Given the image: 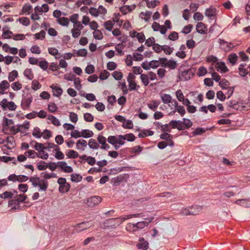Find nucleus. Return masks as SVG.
<instances>
[{
	"mask_svg": "<svg viewBox=\"0 0 250 250\" xmlns=\"http://www.w3.org/2000/svg\"><path fill=\"white\" fill-rule=\"evenodd\" d=\"M195 71V68H190L181 71L178 75L179 81H187L189 80L194 76Z\"/></svg>",
	"mask_w": 250,
	"mask_h": 250,
	"instance_id": "nucleus-1",
	"label": "nucleus"
},
{
	"mask_svg": "<svg viewBox=\"0 0 250 250\" xmlns=\"http://www.w3.org/2000/svg\"><path fill=\"white\" fill-rule=\"evenodd\" d=\"M153 217L146 218V219L148 221H141L139 222L136 224L129 223L127 224L128 227L132 228L133 229L134 231L137 230L138 229H140L144 228L145 227L147 226L148 223H150L153 219Z\"/></svg>",
	"mask_w": 250,
	"mask_h": 250,
	"instance_id": "nucleus-2",
	"label": "nucleus"
},
{
	"mask_svg": "<svg viewBox=\"0 0 250 250\" xmlns=\"http://www.w3.org/2000/svg\"><path fill=\"white\" fill-rule=\"evenodd\" d=\"M129 175L127 173L121 174L116 178L112 179V183L113 186H119L122 183L126 182L129 178Z\"/></svg>",
	"mask_w": 250,
	"mask_h": 250,
	"instance_id": "nucleus-3",
	"label": "nucleus"
},
{
	"mask_svg": "<svg viewBox=\"0 0 250 250\" xmlns=\"http://www.w3.org/2000/svg\"><path fill=\"white\" fill-rule=\"evenodd\" d=\"M0 105L3 110H5L7 108L10 110H15L17 107L14 102L12 101L8 102L6 99H3L0 102Z\"/></svg>",
	"mask_w": 250,
	"mask_h": 250,
	"instance_id": "nucleus-4",
	"label": "nucleus"
},
{
	"mask_svg": "<svg viewBox=\"0 0 250 250\" xmlns=\"http://www.w3.org/2000/svg\"><path fill=\"white\" fill-rule=\"evenodd\" d=\"M33 100V97L30 93H27L26 96L22 99L21 102V106L23 110L27 109L30 105Z\"/></svg>",
	"mask_w": 250,
	"mask_h": 250,
	"instance_id": "nucleus-5",
	"label": "nucleus"
},
{
	"mask_svg": "<svg viewBox=\"0 0 250 250\" xmlns=\"http://www.w3.org/2000/svg\"><path fill=\"white\" fill-rule=\"evenodd\" d=\"M102 198L99 196H92L87 200V205L89 207L93 208L98 205L102 201Z\"/></svg>",
	"mask_w": 250,
	"mask_h": 250,
	"instance_id": "nucleus-6",
	"label": "nucleus"
},
{
	"mask_svg": "<svg viewBox=\"0 0 250 250\" xmlns=\"http://www.w3.org/2000/svg\"><path fill=\"white\" fill-rule=\"evenodd\" d=\"M92 225L93 224L90 221L83 222L76 225L75 230L77 232H80L90 228Z\"/></svg>",
	"mask_w": 250,
	"mask_h": 250,
	"instance_id": "nucleus-7",
	"label": "nucleus"
},
{
	"mask_svg": "<svg viewBox=\"0 0 250 250\" xmlns=\"http://www.w3.org/2000/svg\"><path fill=\"white\" fill-rule=\"evenodd\" d=\"M14 122L12 119H9L4 116L2 122V131L5 134H8L9 125H14Z\"/></svg>",
	"mask_w": 250,
	"mask_h": 250,
	"instance_id": "nucleus-8",
	"label": "nucleus"
},
{
	"mask_svg": "<svg viewBox=\"0 0 250 250\" xmlns=\"http://www.w3.org/2000/svg\"><path fill=\"white\" fill-rule=\"evenodd\" d=\"M141 216V214L140 213H136V214H131L129 215H124L123 216H121L120 217L112 218L111 220H116L117 221V223L119 224H122L125 220L133 218V217H138Z\"/></svg>",
	"mask_w": 250,
	"mask_h": 250,
	"instance_id": "nucleus-9",
	"label": "nucleus"
},
{
	"mask_svg": "<svg viewBox=\"0 0 250 250\" xmlns=\"http://www.w3.org/2000/svg\"><path fill=\"white\" fill-rule=\"evenodd\" d=\"M139 243L136 245L138 249L147 250L149 247L148 242L146 241L143 237H140L139 239Z\"/></svg>",
	"mask_w": 250,
	"mask_h": 250,
	"instance_id": "nucleus-10",
	"label": "nucleus"
},
{
	"mask_svg": "<svg viewBox=\"0 0 250 250\" xmlns=\"http://www.w3.org/2000/svg\"><path fill=\"white\" fill-rule=\"evenodd\" d=\"M50 87L53 90L54 96L59 97L62 95L63 90L57 84H52Z\"/></svg>",
	"mask_w": 250,
	"mask_h": 250,
	"instance_id": "nucleus-11",
	"label": "nucleus"
},
{
	"mask_svg": "<svg viewBox=\"0 0 250 250\" xmlns=\"http://www.w3.org/2000/svg\"><path fill=\"white\" fill-rule=\"evenodd\" d=\"M183 122L181 121V124L179 127L181 130L188 128L192 125V122L189 119L183 118Z\"/></svg>",
	"mask_w": 250,
	"mask_h": 250,
	"instance_id": "nucleus-12",
	"label": "nucleus"
},
{
	"mask_svg": "<svg viewBox=\"0 0 250 250\" xmlns=\"http://www.w3.org/2000/svg\"><path fill=\"white\" fill-rule=\"evenodd\" d=\"M196 31L198 33L201 34H207V27L202 22H198L196 25Z\"/></svg>",
	"mask_w": 250,
	"mask_h": 250,
	"instance_id": "nucleus-13",
	"label": "nucleus"
},
{
	"mask_svg": "<svg viewBox=\"0 0 250 250\" xmlns=\"http://www.w3.org/2000/svg\"><path fill=\"white\" fill-rule=\"evenodd\" d=\"M217 70L219 71L220 70V72L222 73H225L229 71V69L226 66L224 62H220L217 63L216 65Z\"/></svg>",
	"mask_w": 250,
	"mask_h": 250,
	"instance_id": "nucleus-14",
	"label": "nucleus"
},
{
	"mask_svg": "<svg viewBox=\"0 0 250 250\" xmlns=\"http://www.w3.org/2000/svg\"><path fill=\"white\" fill-rule=\"evenodd\" d=\"M216 10L215 8H207L205 13L206 16L208 17L210 19H213L215 17Z\"/></svg>",
	"mask_w": 250,
	"mask_h": 250,
	"instance_id": "nucleus-15",
	"label": "nucleus"
},
{
	"mask_svg": "<svg viewBox=\"0 0 250 250\" xmlns=\"http://www.w3.org/2000/svg\"><path fill=\"white\" fill-rule=\"evenodd\" d=\"M118 138L126 140L128 142H133L135 140L136 137L133 133H130L124 135H118Z\"/></svg>",
	"mask_w": 250,
	"mask_h": 250,
	"instance_id": "nucleus-16",
	"label": "nucleus"
},
{
	"mask_svg": "<svg viewBox=\"0 0 250 250\" xmlns=\"http://www.w3.org/2000/svg\"><path fill=\"white\" fill-rule=\"evenodd\" d=\"M198 209L196 211L190 210L189 207L188 208H183L181 211L180 213L184 215H197Z\"/></svg>",
	"mask_w": 250,
	"mask_h": 250,
	"instance_id": "nucleus-17",
	"label": "nucleus"
},
{
	"mask_svg": "<svg viewBox=\"0 0 250 250\" xmlns=\"http://www.w3.org/2000/svg\"><path fill=\"white\" fill-rule=\"evenodd\" d=\"M10 84L9 83L6 81L3 80L0 83V94L3 95L5 93L4 90L9 87Z\"/></svg>",
	"mask_w": 250,
	"mask_h": 250,
	"instance_id": "nucleus-18",
	"label": "nucleus"
},
{
	"mask_svg": "<svg viewBox=\"0 0 250 250\" xmlns=\"http://www.w3.org/2000/svg\"><path fill=\"white\" fill-rule=\"evenodd\" d=\"M87 145V142L84 140H79L76 143L77 148L83 151L84 150V147H86Z\"/></svg>",
	"mask_w": 250,
	"mask_h": 250,
	"instance_id": "nucleus-19",
	"label": "nucleus"
},
{
	"mask_svg": "<svg viewBox=\"0 0 250 250\" xmlns=\"http://www.w3.org/2000/svg\"><path fill=\"white\" fill-rule=\"evenodd\" d=\"M70 188V185L66 182L64 185L59 186V191L61 193H65L69 191Z\"/></svg>",
	"mask_w": 250,
	"mask_h": 250,
	"instance_id": "nucleus-20",
	"label": "nucleus"
},
{
	"mask_svg": "<svg viewBox=\"0 0 250 250\" xmlns=\"http://www.w3.org/2000/svg\"><path fill=\"white\" fill-rule=\"evenodd\" d=\"M93 132L89 129H83L81 131V137L84 138H88L92 137Z\"/></svg>",
	"mask_w": 250,
	"mask_h": 250,
	"instance_id": "nucleus-21",
	"label": "nucleus"
},
{
	"mask_svg": "<svg viewBox=\"0 0 250 250\" xmlns=\"http://www.w3.org/2000/svg\"><path fill=\"white\" fill-rule=\"evenodd\" d=\"M88 145L92 149H97L99 147V144L94 139H90L88 141Z\"/></svg>",
	"mask_w": 250,
	"mask_h": 250,
	"instance_id": "nucleus-22",
	"label": "nucleus"
},
{
	"mask_svg": "<svg viewBox=\"0 0 250 250\" xmlns=\"http://www.w3.org/2000/svg\"><path fill=\"white\" fill-rule=\"evenodd\" d=\"M161 98L163 102L165 104H167L171 102L172 97L169 94H162L161 95Z\"/></svg>",
	"mask_w": 250,
	"mask_h": 250,
	"instance_id": "nucleus-23",
	"label": "nucleus"
},
{
	"mask_svg": "<svg viewBox=\"0 0 250 250\" xmlns=\"http://www.w3.org/2000/svg\"><path fill=\"white\" fill-rule=\"evenodd\" d=\"M39 187V190L46 191L48 187V182L44 179H42L41 182L39 183V185L38 186Z\"/></svg>",
	"mask_w": 250,
	"mask_h": 250,
	"instance_id": "nucleus-24",
	"label": "nucleus"
},
{
	"mask_svg": "<svg viewBox=\"0 0 250 250\" xmlns=\"http://www.w3.org/2000/svg\"><path fill=\"white\" fill-rule=\"evenodd\" d=\"M160 104V102L157 100H153L151 103L148 104L147 106L149 109L155 111Z\"/></svg>",
	"mask_w": 250,
	"mask_h": 250,
	"instance_id": "nucleus-25",
	"label": "nucleus"
},
{
	"mask_svg": "<svg viewBox=\"0 0 250 250\" xmlns=\"http://www.w3.org/2000/svg\"><path fill=\"white\" fill-rule=\"evenodd\" d=\"M181 124L180 120H172L169 123V125L172 128H177L178 130H181L179 127Z\"/></svg>",
	"mask_w": 250,
	"mask_h": 250,
	"instance_id": "nucleus-26",
	"label": "nucleus"
},
{
	"mask_svg": "<svg viewBox=\"0 0 250 250\" xmlns=\"http://www.w3.org/2000/svg\"><path fill=\"white\" fill-rule=\"evenodd\" d=\"M29 181L32 183L33 187H37L39 185V183L41 182V180L38 176L31 177L29 178Z\"/></svg>",
	"mask_w": 250,
	"mask_h": 250,
	"instance_id": "nucleus-27",
	"label": "nucleus"
},
{
	"mask_svg": "<svg viewBox=\"0 0 250 250\" xmlns=\"http://www.w3.org/2000/svg\"><path fill=\"white\" fill-rule=\"evenodd\" d=\"M23 75L25 77L30 80H32L34 77V74L31 68H27L25 69L23 72Z\"/></svg>",
	"mask_w": 250,
	"mask_h": 250,
	"instance_id": "nucleus-28",
	"label": "nucleus"
},
{
	"mask_svg": "<svg viewBox=\"0 0 250 250\" xmlns=\"http://www.w3.org/2000/svg\"><path fill=\"white\" fill-rule=\"evenodd\" d=\"M83 179V176L77 173H73L71 175V180L73 182L77 183L80 182Z\"/></svg>",
	"mask_w": 250,
	"mask_h": 250,
	"instance_id": "nucleus-29",
	"label": "nucleus"
},
{
	"mask_svg": "<svg viewBox=\"0 0 250 250\" xmlns=\"http://www.w3.org/2000/svg\"><path fill=\"white\" fill-rule=\"evenodd\" d=\"M58 23L62 25L67 26L69 23V21L67 18L62 17L60 18L57 20Z\"/></svg>",
	"mask_w": 250,
	"mask_h": 250,
	"instance_id": "nucleus-30",
	"label": "nucleus"
},
{
	"mask_svg": "<svg viewBox=\"0 0 250 250\" xmlns=\"http://www.w3.org/2000/svg\"><path fill=\"white\" fill-rule=\"evenodd\" d=\"M47 119L50 121L51 123L56 126H59L61 125L59 120L56 117L53 115H48Z\"/></svg>",
	"mask_w": 250,
	"mask_h": 250,
	"instance_id": "nucleus-31",
	"label": "nucleus"
},
{
	"mask_svg": "<svg viewBox=\"0 0 250 250\" xmlns=\"http://www.w3.org/2000/svg\"><path fill=\"white\" fill-rule=\"evenodd\" d=\"M32 10V6L31 5L29 4H25L22 7L21 12L20 13V15H22L24 13H28V14L31 12V11Z\"/></svg>",
	"mask_w": 250,
	"mask_h": 250,
	"instance_id": "nucleus-32",
	"label": "nucleus"
},
{
	"mask_svg": "<svg viewBox=\"0 0 250 250\" xmlns=\"http://www.w3.org/2000/svg\"><path fill=\"white\" fill-rule=\"evenodd\" d=\"M18 71L16 70H14L9 73L8 79L9 81V82H13L15 80V79L18 77Z\"/></svg>",
	"mask_w": 250,
	"mask_h": 250,
	"instance_id": "nucleus-33",
	"label": "nucleus"
},
{
	"mask_svg": "<svg viewBox=\"0 0 250 250\" xmlns=\"http://www.w3.org/2000/svg\"><path fill=\"white\" fill-rule=\"evenodd\" d=\"M249 198L248 199H238L235 202V203L242 206L243 207L247 208V206L248 205Z\"/></svg>",
	"mask_w": 250,
	"mask_h": 250,
	"instance_id": "nucleus-34",
	"label": "nucleus"
},
{
	"mask_svg": "<svg viewBox=\"0 0 250 250\" xmlns=\"http://www.w3.org/2000/svg\"><path fill=\"white\" fill-rule=\"evenodd\" d=\"M153 134V131L151 130H145L142 132H140L138 134V137L139 138H144L146 136H152Z\"/></svg>",
	"mask_w": 250,
	"mask_h": 250,
	"instance_id": "nucleus-35",
	"label": "nucleus"
},
{
	"mask_svg": "<svg viewBox=\"0 0 250 250\" xmlns=\"http://www.w3.org/2000/svg\"><path fill=\"white\" fill-rule=\"evenodd\" d=\"M75 55L76 57H85L87 54V51L86 49H81L75 51Z\"/></svg>",
	"mask_w": 250,
	"mask_h": 250,
	"instance_id": "nucleus-36",
	"label": "nucleus"
},
{
	"mask_svg": "<svg viewBox=\"0 0 250 250\" xmlns=\"http://www.w3.org/2000/svg\"><path fill=\"white\" fill-rule=\"evenodd\" d=\"M237 58L238 57L237 55L234 53H231L228 57V60L232 65L235 64L237 60Z\"/></svg>",
	"mask_w": 250,
	"mask_h": 250,
	"instance_id": "nucleus-37",
	"label": "nucleus"
},
{
	"mask_svg": "<svg viewBox=\"0 0 250 250\" xmlns=\"http://www.w3.org/2000/svg\"><path fill=\"white\" fill-rule=\"evenodd\" d=\"M14 194L11 191H6L0 194V198L3 199H11L13 197Z\"/></svg>",
	"mask_w": 250,
	"mask_h": 250,
	"instance_id": "nucleus-38",
	"label": "nucleus"
},
{
	"mask_svg": "<svg viewBox=\"0 0 250 250\" xmlns=\"http://www.w3.org/2000/svg\"><path fill=\"white\" fill-rule=\"evenodd\" d=\"M140 79L144 86H146L149 83V78L147 75L145 74H141L140 76Z\"/></svg>",
	"mask_w": 250,
	"mask_h": 250,
	"instance_id": "nucleus-39",
	"label": "nucleus"
},
{
	"mask_svg": "<svg viewBox=\"0 0 250 250\" xmlns=\"http://www.w3.org/2000/svg\"><path fill=\"white\" fill-rule=\"evenodd\" d=\"M32 135L36 138H40L42 135V133L41 132L40 129L39 127H36L34 128Z\"/></svg>",
	"mask_w": 250,
	"mask_h": 250,
	"instance_id": "nucleus-40",
	"label": "nucleus"
},
{
	"mask_svg": "<svg viewBox=\"0 0 250 250\" xmlns=\"http://www.w3.org/2000/svg\"><path fill=\"white\" fill-rule=\"evenodd\" d=\"M245 106L244 105L243 103L235 101L233 108L235 110H242Z\"/></svg>",
	"mask_w": 250,
	"mask_h": 250,
	"instance_id": "nucleus-41",
	"label": "nucleus"
},
{
	"mask_svg": "<svg viewBox=\"0 0 250 250\" xmlns=\"http://www.w3.org/2000/svg\"><path fill=\"white\" fill-rule=\"evenodd\" d=\"M66 155L69 158L73 159L77 158L79 156V153L74 150H70L66 154Z\"/></svg>",
	"mask_w": 250,
	"mask_h": 250,
	"instance_id": "nucleus-42",
	"label": "nucleus"
},
{
	"mask_svg": "<svg viewBox=\"0 0 250 250\" xmlns=\"http://www.w3.org/2000/svg\"><path fill=\"white\" fill-rule=\"evenodd\" d=\"M117 139H118V136H109L107 139V141L112 145H117Z\"/></svg>",
	"mask_w": 250,
	"mask_h": 250,
	"instance_id": "nucleus-43",
	"label": "nucleus"
},
{
	"mask_svg": "<svg viewBox=\"0 0 250 250\" xmlns=\"http://www.w3.org/2000/svg\"><path fill=\"white\" fill-rule=\"evenodd\" d=\"M125 47V45L123 44L122 43H118L115 47L116 51L118 52L119 55H123L124 54L123 50L124 49Z\"/></svg>",
	"mask_w": 250,
	"mask_h": 250,
	"instance_id": "nucleus-44",
	"label": "nucleus"
},
{
	"mask_svg": "<svg viewBox=\"0 0 250 250\" xmlns=\"http://www.w3.org/2000/svg\"><path fill=\"white\" fill-rule=\"evenodd\" d=\"M229 84V82L226 79H222L219 82V85L222 88V89H226L227 86Z\"/></svg>",
	"mask_w": 250,
	"mask_h": 250,
	"instance_id": "nucleus-45",
	"label": "nucleus"
},
{
	"mask_svg": "<svg viewBox=\"0 0 250 250\" xmlns=\"http://www.w3.org/2000/svg\"><path fill=\"white\" fill-rule=\"evenodd\" d=\"M160 2L158 0H153L151 1H148L146 2V6L149 8H155L158 4H159Z\"/></svg>",
	"mask_w": 250,
	"mask_h": 250,
	"instance_id": "nucleus-46",
	"label": "nucleus"
},
{
	"mask_svg": "<svg viewBox=\"0 0 250 250\" xmlns=\"http://www.w3.org/2000/svg\"><path fill=\"white\" fill-rule=\"evenodd\" d=\"M155 43V39L153 37H149L145 42V44L148 47L153 46Z\"/></svg>",
	"mask_w": 250,
	"mask_h": 250,
	"instance_id": "nucleus-47",
	"label": "nucleus"
},
{
	"mask_svg": "<svg viewBox=\"0 0 250 250\" xmlns=\"http://www.w3.org/2000/svg\"><path fill=\"white\" fill-rule=\"evenodd\" d=\"M104 25L107 30L111 31L113 27L114 23L110 20H109L104 22Z\"/></svg>",
	"mask_w": 250,
	"mask_h": 250,
	"instance_id": "nucleus-48",
	"label": "nucleus"
},
{
	"mask_svg": "<svg viewBox=\"0 0 250 250\" xmlns=\"http://www.w3.org/2000/svg\"><path fill=\"white\" fill-rule=\"evenodd\" d=\"M45 34V32L43 30H42L39 33H37L34 34V36L36 40H42L44 39Z\"/></svg>",
	"mask_w": 250,
	"mask_h": 250,
	"instance_id": "nucleus-49",
	"label": "nucleus"
},
{
	"mask_svg": "<svg viewBox=\"0 0 250 250\" xmlns=\"http://www.w3.org/2000/svg\"><path fill=\"white\" fill-rule=\"evenodd\" d=\"M47 167V163L44 161H41L37 165V168L39 170H45Z\"/></svg>",
	"mask_w": 250,
	"mask_h": 250,
	"instance_id": "nucleus-50",
	"label": "nucleus"
},
{
	"mask_svg": "<svg viewBox=\"0 0 250 250\" xmlns=\"http://www.w3.org/2000/svg\"><path fill=\"white\" fill-rule=\"evenodd\" d=\"M93 36L95 39L99 40H102L104 37L102 32L99 30L93 32Z\"/></svg>",
	"mask_w": 250,
	"mask_h": 250,
	"instance_id": "nucleus-51",
	"label": "nucleus"
},
{
	"mask_svg": "<svg viewBox=\"0 0 250 250\" xmlns=\"http://www.w3.org/2000/svg\"><path fill=\"white\" fill-rule=\"evenodd\" d=\"M177 64L176 61L172 60H168L167 67L171 69H174L177 67Z\"/></svg>",
	"mask_w": 250,
	"mask_h": 250,
	"instance_id": "nucleus-52",
	"label": "nucleus"
},
{
	"mask_svg": "<svg viewBox=\"0 0 250 250\" xmlns=\"http://www.w3.org/2000/svg\"><path fill=\"white\" fill-rule=\"evenodd\" d=\"M35 149L40 153L44 150L46 148L44 146L43 144L36 142L34 146Z\"/></svg>",
	"mask_w": 250,
	"mask_h": 250,
	"instance_id": "nucleus-53",
	"label": "nucleus"
},
{
	"mask_svg": "<svg viewBox=\"0 0 250 250\" xmlns=\"http://www.w3.org/2000/svg\"><path fill=\"white\" fill-rule=\"evenodd\" d=\"M48 109L50 112L54 113L57 110L58 107L54 103L51 102L48 105Z\"/></svg>",
	"mask_w": 250,
	"mask_h": 250,
	"instance_id": "nucleus-54",
	"label": "nucleus"
},
{
	"mask_svg": "<svg viewBox=\"0 0 250 250\" xmlns=\"http://www.w3.org/2000/svg\"><path fill=\"white\" fill-rule=\"evenodd\" d=\"M18 21H19L22 25L26 26L29 25L30 23L29 19L27 17H22L21 18H19Z\"/></svg>",
	"mask_w": 250,
	"mask_h": 250,
	"instance_id": "nucleus-55",
	"label": "nucleus"
},
{
	"mask_svg": "<svg viewBox=\"0 0 250 250\" xmlns=\"http://www.w3.org/2000/svg\"><path fill=\"white\" fill-rule=\"evenodd\" d=\"M206 129L202 127H197L193 132L192 134L193 136H197L201 135L205 133Z\"/></svg>",
	"mask_w": 250,
	"mask_h": 250,
	"instance_id": "nucleus-56",
	"label": "nucleus"
},
{
	"mask_svg": "<svg viewBox=\"0 0 250 250\" xmlns=\"http://www.w3.org/2000/svg\"><path fill=\"white\" fill-rule=\"evenodd\" d=\"M168 38L169 40L175 41L179 38L178 34L175 31H172L169 34Z\"/></svg>",
	"mask_w": 250,
	"mask_h": 250,
	"instance_id": "nucleus-57",
	"label": "nucleus"
},
{
	"mask_svg": "<svg viewBox=\"0 0 250 250\" xmlns=\"http://www.w3.org/2000/svg\"><path fill=\"white\" fill-rule=\"evenodd\" d=\"M113 78L117 81H119L123 78V73L121 72L115 71L112 74Z\"/></svg>",
	"mask_w": 250,
	"mask_h": 250,
	"instance_id": "nucleus-58",
	"label": "nucleus"
},
{
	"mask_svg": "<svg viewBox=\"0 0 250 250\" xmlns=\"http://www.w3.org/2000/svg\"><path fill=\"white\" fill-rule=\"evenodd\" d=\"M81 30L80 29H78V28H73L71 29V33L72 37L74 38H78L81 33Z\"/></svg>",
	"mask_w": 250,
	"mask_h": 250,
	"instance_id": "nucleus-59",
	"label": "nucleus"
},
{
	"mask_svg": "<svg viewBox=\"0 0 250 250\" xmlns=\"http://www.w3.org/2000/svg\"><path fill=\"white\" fill-rule=\"evenodd\" d=\"M218 59V58L213 55H209L207 58V62H212V64L215 63H217Z\"/></svg>",
	"mask_w": 250,
	"mask_h": 250,
	"instance_id": "nucleus-60",
	"label": "nucleus"
},
{
	"mask_svg": "<svg viewBox=\"0 0 250 250\" xmlns=\"http://www.w3.org/2000/svg\"><path fill=\"white\" fill-rule=\"evenodd\" d=\"M153 50L157 53H160L163 49V45L161 46L157 43H156L152 46Z\"/></svg>",
	"mask_w": 250,
	"mask_h": 250,
	"instance_id": "nucleus-61",
	"label": "nucleus"
},
{
	"mask_svg": "<svg viewBox=\"0 0 250 250\" xmlns=\"http://www.w3.org/2000/svg\"><path fill=\"white\" fill-rule=\"evenodd\" d=\"M41 87V84L38 81L34 80L32 82V88L34 90H37Z\"/></svg>",
	"mask_w": 250,
	"mask_h": 250,
	"instance_id": "nucleus-62",
	"label": "nucleus"
},
{
	"mask_svg": "<svg viewBox=\"0 0 250 250\" xmlns=\"http://www.w3.org/2000/svg\"><path fill=\"white\" fill-rule=\"evenodd\" d=\"M11 87L15 91H18L22 87V85L19 82L13 83L11 84Z\"/></svg>",
	"mask_w": 250,
	"mask_h": 250,
	"instance_id": "nucleus-63",
	"label": "nucleus"
},
{
	"mask_svg": "<svg viewBox=\"0 0 250 250\" xmlns=\"http://www.w3.org/2000/svg\"><path fill=\"white\" fill-rule=\"evenodd\" d=\"M38 65L43 70H46L48 66V63L46 60L39 62Z\"/></svg>",
	"mask_w": 250,
	"mask_h": 250,
	"instance_id": "nucleus-64",
	"label": "nucleus"
}]
</instances>
